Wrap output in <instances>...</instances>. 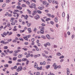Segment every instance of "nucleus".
<instances>
[{
	"label": "nucleus",
	"instance_id": "f257e3e1",
	"mask_svg": "<svg viewBox=\"0 0 75 75\" xmlns=\"http://www.w3.org/2000/svg\"><path fill=\"white\" fill-rule=\"evenodd\" d=\"M40 28V33L41 34H44V27L43 26H41L40 27H39Z\"/></svg>",
	"mask_w": 75,
	"mask_h": 75
},
{
	"label": "nucleus",
	"instance_id": "f03ea898",
	"mask_svg": "<svg viewBox=\"0 0 75 75\" xmlns=\"http://www.w3.org/2000/svg\"><path fill=\"white\" fill-rule=\"evenodd\" d=\"M23 70V67L21 66H19L18 68H17L16 71L17 72H19V71H21Z\"/></svg>",
	"mask_w": 75,
	"mask_h": 75
},
{
	"label": "nucleus",
	"instance_id": "7ed1b4c3",
	"mask_svg": "<svg viewBox=\"0 0 75 75\" xmlns=\"http://www.w3.org/2000/svg\"><path fill=\"white\" fill-rule=\"evenodd\" d=\"M9 33V32L8 31L6 33V32H4L2 34H1V35L2 37H5V36H6L7 34H8ZM5 35V36H4Z\"/></svg>",
	"mask_w": 75,
	"mask_h": 75
},
{
	"label": "nucleus",
	"instance_id": "20e7f679",
	"mask_svg": "<svg viewBox=\"0 0 75 75\" xmlns=\"http://www.w3.org/2000/svg\"><path fill=\"white\" fill-rule=\"evenodd\" d=\"M36 6V5L35 4H32L31 5L29 6V7H30V8H35Z\"/></svg>",
	"mask_w": 75,
	"mask_h": 75
},
{
	"label": "nucleus",
	"instance_id": "39448f33",
	"mask_svg": "<svg viewBox=\"0 0 75 75\" xmlns=\"http://www.w3.org/2000/svg\"><path fill=\"white\" fill-rule=\"evenodd\" d=\"M53 67H54V68L55 69H57V68H58V66L57 65H56V64L54 63L53 64Z\"/></svg>",
	"mask_w": 75,
	"mask_h": 75
},
{
	"label": "nucleus",
	"instance_id": "423d86ee",
	"mask_svg": "<svg viewBox=\"0 0 75 75\" xmlns=\"http://www.w3.org/2000/svg\"><path fill=\"white\" fill-rule=\"evenodd\" d=\"M13 31H17V26H15L14 27V29H13Z\"/></svg>",
	"mask_w": 75,
	"mask_h": 75
},
{
	"label": "nucleus",
	"instance_id": "0eeeda50",
	"mask_svg": "<svg viewBox=\"0 0 75 75\" xmlns=\"http://www.w3.org/2000/svg\"><path fill=\"white\" fill-rule=\"evenodd\" d=\"M42 68V66H40V67H38L37 68V69L38 70H41Z\"/></svg>",
	"mask_w": 75,
	"mask_h": 75
},
{
	"label": "nucleus",
	"instance_id": "6e6552de",
	"mask_svg": "<svg viewBox=\"0 0 75 75\" xmlns=\"http://www.w3.org/2000/svg\"><path fill=\"white\" fill-rule=\"evenodd\" d=\"M17 9H19L20 10H21L22 9V7H20V6H17Z\"/></svg>",
	"mask_w": 75,
	"mask_h": 75
},
{
	"label": "nucleus",
	"instance_id": "1a4fd4ad",
	"mask_svg": "<svg viewBox=\"0 0 75 75\" xmlns=\"http://www.w3.org/2000/svg\"><path fill=\"white\" fill-rule=\"evenodd\" d=\"M15 20V18H14L12 17V18H11V20H10V21L11 22H13L14 21V20Z\"/></svg>",
	"mask_w": 75,
	"mask_h": 75
},
{
	"label": "nucleus",
	"instance_id": "9d476101",
	"mask_svg": "<svg viewBox=\"0 0 75 75\" xmlns=\"http://www.w3.org/2000/svg\"><path fill=\"white\" fill-rule=\"evenodd\" d=\"M67 75H69V69L67 68Z\"/></svg>",
	"mask_w": 75,
	"mask_h": 75
},
{
	"label": "nucleus",
	"instance_id": "9b49d317",
	"mask_svg": "<svg viewBox=\"0 0 75 75\" xmlns=\"http://www.w3.org/2000/svg\"><path fill=\"white\" fill-rule=\"evenodd\" d=\"M54 20H55V21L56 23H58V18H57V17H55L54 18Z\"/></svg>",
	"mask_w": 75,
	"mask_h": 75
},
{
	"label": "nucleus",
	"instance_id": "f8f14e48",
	"mask_svg": "<svg viewBox=\"0 0 75 75\" xmlns=\"http://www.w3.org/2000/svg\"><path fill=\"white\" fill-rule=\"evenodd\" d=\"M36 62H35V65H34V67H35V68H37V67H38V64H37L36 63Z\"/></svg>",
	"mask_w": 75,
	"mask_h": 75
},
{
	"label": "nucleus",
	"instance_id": "ddd939ff",
	"mask_svg": "<svg viewBox=\"0 0 75 75\" xmlns=\"http://www.w3.org/2000/svg\"><path fill=\"white\" fill-rule=\"evenodd\" d=\"M28 31L29 33H31L32 32L31 30V28H29L28 29Z\"/></svg>",
	"mask_w": 75,
	"mask_h": 75
},
{
	"label": "nucleus",
	"instance_id": "4468645a",
	"mask_svg": "<svg viewBox=\"0 0 75 75\" xmlns=\"http://www.w3.org/2000/svg\"><path fill=\"white\" fill-rule=\"evenodd\" d=\"M21 6L23 7H27L26 5L25 4H23L21 5Z\"/></svg>",
	"mask_w": 75,
	"mask_h": 75
},
{
	"label": "nucleus",
	"instance_id": "2eb2a0df",
	"mask_svg": "<svg viewBox=\"0 0 75 75\" xmlns=\"http://www.w3.org/2000/svg\"><path fill=\"white\" fill-rule=\"evenodd\" d=\"M22 61H27V59L26 58H24L22 59Z\"/></svg>",
	"mask_w": 75,
	"mask_h": 75
},
{
	"label": "nucleus",
	"instance_id": "dca6fc26",
	"mask_svg": "<svg viewBox=\"0 0 75 75\" xmlns=\"http://www.w3.org/2000/svg\"><path fill=\"white\" fill-rule=\"evenodd\" d=\"M30 57V53H28L26 56V58H28V57Z\"/></svg>",
	"mask_w": 75,
	"mask_h": 75
},
{
	"label": "nucleus",
	"instance_id": "f3484780",
	"mask_svg": "<svg viewBox=\"0 0 75 75\" xmlns=\"http://www.w3.org/2000/svg\"><path fill=\"white\" fill-rule=\"evenodd\" d=\"M61 53L59 52H58L57 54V56H61Z\"/></svg>",
	"mask_w": 75,
	"mask_h": 75
},
{
	"label": "nucleus",
	"instance_id": "a211bd4d",
	"mask_svg": "<svg viewBox=\"0 0 75 75\" xmlns=\"http://www.w3.org/2000/svg\"><path fill=\"white\" fill-rule=\"evenodd\" d=\"M23 38H24V40H26V41H28V39L25 36V37H23Z\"/></svg>",
	"mask_w": 75,
	"mask_h": 75
},
{
	"label": "nucleus",
	"instance_id": "6ab92c4d",
	"mask_svg": "<svg viewBox=\"0 0 75 75\" xmlns=\"http://www.w3.org/2000/svg\"><path fill=\"white\" fill-rule=\"evenodd\" d=\"M17 58L16 57H14L13 58V61H16V59H17Z\"/></svg>",
	"mask_w": 75,
	"mask_h": 75
},
{
	"label": "nucleus",
	"instance_id": "aec40b11",
	"mask_svg": "<svg viewBox=\"0 0 75 75\" xmlns=\"http://www.w3.org/2000/svg\"><path fill=\"white\" fill-rule=\"evenodd\" d=\"M47 38L49 40H50L51 39V37H50V36L49 35H47Z\"/></svg>",
	"mask_w": 75,
	"mask_h": 75
},
{
	"label": "nucleus",
	"instance_id": "412c9836",
	"mask_svg": "<svg viewBox=\"0 0 75 75\" xmlns=\"http://www.w3.org/2000/svg\"><path fill=\"white\" fill-rule=\"evenodd\" d=\"M14 11L16 12V13H18L20 11L18 10L17 9H15L14 10Z\"/></svg>",
	"mask_w": 75,
	"mask_h": 75
},
{
	"label": "nucleus",
	"instance_id": "4be33fe9",
	"mask_svg": "<svg viewBox=\"0 0 75 75\" xmlns=\"http://www.w3.org/2000/svg\"><path fill=\"white\" fill-rule=\"evenodd\" d=\"M11 24L12 25H14L16 24V23L15 22H12L11 23Z\"/></svg>",
	"mask_w": 75,
	"mask_h": 75
},
{
	"label": "nucleus",
	"instance_id": "5701e85b",
	"mask_svg": "<svg viewBox=\"0 0 75 75\" xmlns=\"http://www.w3.org/2000/svg\"><path fill=\"white\" fill-rule=\"evenodd\" d=\"M27 11H28V13H29V14H30L31 13V12L29 10V9H27Z\"/></svg>",
	"mask_w": 75,
	"mask_h": 75
},
{
	"label": "nucleus",
	"instance_id": "b1692460",
	"mask_svg": "<svg viewBox=\"0 0 75 75\" xmlns=\"http://www.w3.org/2000/svg\"><path fill=\"white\" fill-rule=\"evenodd\" d=\"M37 12L38 13H39V14H41L42 13L41 11L40 10L37 11Z\"/></svg>",
	"mask_w": 75,
	"mask_h": 75
},
{
	"label": "nucleus",
	"instance_id": "393cba45",
	"mask_svg": "<svg viewBox=\"0 0 75 75\" xmlns=\"http://www.w3.org/2000/svg\"><path fill=\"white\" fill-rule=\"evenodd\" d=\"M47 16H48L49 17H51V14L50 13H48L47 14Z\"/></svg>",
	"mask_w": 75,
	"mask_h": 75
},
{
	"label": "nucleus",
	"instance_id": "a878e982",
	"mask_svg": "<svg viewBox=\"0 0 75 75\" xmlns=\"http://www.w3.org/2000/svg\"><path fill=\"white\" fill-rule=\"evenodd\" d=\"M23 57V55L22 54H19L18 56V57L19 58H20L21 57Z\"/></svg>",
	"mask_w": 75,
	"mask_h": 75
},
{
	"label": "nucleus",
	"instance_id": "bb28decb",
	"mask_svg": "<svg viewBox=\"0 0 75 75\" xmlns=\"http://www.w3.org/2000/svg\"><path fill=\"white\" fill-rule=\"evenodd\" d=\"M4 50H6L8 48V47H7V46H4Z\"/></svg>",
	"mask_w": 75,
	"mask_h": 75
},
{
	"label": "nucleus",
	"instance_id": "cd10ccee",
	"mask_svg": "<svg viewBox=\"0 0 75 75\" xmlns=\"http://www.w3.org/2000/svg\"><path fill=\"white\" fill-rule=\"evenodd\" d=\"M29 64V61L28 59L26 60V65H27Z\"/></svg>",
	"mask_w": 75,
	"mask_h": 75
},
{
	"label": "nucleus",
	"instance_id": "c85d7f7f",
	"mask_svg": "<svg viewBox=\"0 0 75 75\" xmlns=\"http://www.w3.org/2000/svg\"><path fill=\"white\" fill-rule=\"evenodd\" d=\"M11 1V0H6V3H9V2H10V1Z\"/></svg>",
	"mask_w": 75,
	"mask_h": 75
},
{
	"label": "nucleus",
	"instance_id": "c756f323",
	"mask_svg": "<svg viewBox=\"0 0 75 75\" xmlns=\"http://www.w3.org/2000/svg\"><path fill=\"white\" fill-rule=\"evenodd\" d=\"M26 3L27 4L29 5L30 4V2H29V1H27L26 2Z\"/></svg>",
	"mask_w": 75,
	"mask_h": 75
},
{
	"label": "nucleus",
	"instance_id": "7c9ffc66",
	"mask_svg": "<svg viewBox=\"0 0 75 75\" xmlns=\"http://www.w3.org/2000/svg\"><path fill=\"white\" fill-rule=\"evenodd\" d=\"M62 16L63 17H65V13H64V12H63L62 13Z\"/></svg>",
	"mask_w": 75,
	"mask_h": 75
},
{
	"label": "nucleus",
	"instance_id": "2f4dec72",
	"mask_svg": "<svg viewBox=\"0 0 75 75\" xmlns=\"http://www.w3.org/2000/svg\"><path fill=\"white\" fill-rule=\"evenodd\" d=\"M46 3H47L46 1H44L43 2V4L44 5H45V4H46Z\"/></svg>",
	"mask_w": 75,
	"mask_h": 75
},
{
	"label": "nucleus",
	"instance_id": "473e14b6",
	"mask_svg": "<svg viewBox=\"0 0 75 75\" xmlns=\"http://www.w3.org/2000/svg\"><path fill=\"white\" fill-rule=\"evenodd\" d=\"M8 43L9 42H5L4 41L3 44H8Z\"/></svg>",
	"mask_w": 75,
	"mask_h": 75
},
{
	"label": "nucleus",
	"instance_id": "72a5a7b5",
	"mask_svg": "<svg viewBox=\"0 0 75 75\" xmlns=\"http://www.w3.org/2000/svg\"><path fill=\"white\" fill-rule=\"evenodd\" d=\"M19 40H20V41H24V39H23V38H19Z\"/></svg>",
	"mask_w": 75,
	"mask_h": 75
},
{
	"label": "nucleus",
	"instance_id": "f704fd0d",
	"mask_svg": "<svg viewBox=\"0 0 75 75\" xmlns=\"http://www.w3.org/2000/svg\"><path fill=\"white\" fill-rule=\"evenodd\" d=\"M50 24H52V25H54V22L52 21H50Z\"/></svg>",
	"mask_w": 75,
	"mask_h": 75
},
{
	"label": "nucleus",
	"instance_id": "c9c22d12",
	"mask_svg": "<svg viewBox=\"0 0 75 75\" xmlns=\"http://www.w3.org/2000/svg\"><path fill=\"white\" fill-rule=\"evenodd\" d=\"M38 9L39 10H42V8L41 7H38Z\"/></svg>",
	"mask_w": 75,
	"mask_h": 75
},
{
	"label": "nucleus",
	"instance_id": "e433bc0d",
	"mask_svg": "<svg viewBox=\"0 0 75 75\" xmlns=\"http://www.w3.org/2000/svg\"><path fill=\"white\" fill-rule=\"evenodd\" d=\"M13 34V33L11 32H10L8 34V35H11V34Z\"/></svg>",
	"mask_w": 75,
	"mask_h": 75
},
{
	"label": "nucleus",
	"instance_id": "4c0bfd02",
	"mask_svg": "<svg viewBox=\"0 0 75 75\" xmlns=\"http://www.w3.org/2000/svg\"><path fill=\"white\" fill-rule=\"evenodd\" d=\"M52 2L53 3V4H55V0H51Z\"/></svg>",
	"mask_w": 75,
	"mask_h": 75
},
{
	"label": "nucleus",
	"instance_id": "58836bf2",
	"mask_svg": "<svg viewBox=\"0 0 75 75\" xmlns=\"http://www.w3.org/2000/svg\"><path fill=\"white\" fill-rule=\"evenodd\" d=\"M31 24L30 23H28L27 24V25L28 26V27H30V25H31Z\"/></svg>",
	"mask_w": 75,
	"mask_h": 75
},
{
	"label": "nucleus",
	"instance_id": "ea45409f",
	"mask_svg": "<svg viewBox=\"0 0 75 75\" xmlns=\"http://www.w3.org/2000/svg\"><path fill=\"white\" fill-rule=\"evenodd\" d=\"M40 72H36V75H40Z\"/></svg>",
	"mask_w": 75,
	"mask_h": 75
},
{
	"label": "nucleus",
	"instance_id": "a19ab883",
	"mask_svg": "<svg viewBox=\"0 0 75 75\" xmlns=\"http://www.w3.org/2000/svg\"><path fill=\"white\" fill-rule=\"evenodd\" d=\"M42 38H43V39H44V40H45V39H46V37H45L44 36H42Z\"/></svg>",
	"mask_w": 75,
	"mask_h": 75
},
{
	"label": "nucleus",
	"instance_id": "79ce46f5",
	"mask_svg": "<svg viewBox=\"0 0 75 75\" xmlns=\"http://www.w3.org/2000/svg\"><path fill=\"white\" fill-rule=\"evenodd\" d=\"M44 19H46V21H47V17L45 16L43 18Z\"/></svg>",
	"mask_w": 75,
	"mask_h": 75
},
{
	"label": "nucleus",
	"instance_id": "37998d69",
	"mask_svg": "<svg viewBox=\"0 0 75 75\" xmlns=\"http://www.w3.org/2000/svg\"><path fill=\"white\" fill-rule=\"evenodd\" d=\"M35 41V39L34 38H33L31 39V41L32 42H34Z\"/></svg>",
	"mask_w": 75,
	"mask_h": 75
},
{
	"label": "nucleus",
	"instance_id": "c03bdc74",
	"mask_svg": "<svg viewBox=\"0 0 75 75\" xmlns=\"http://www.w3.org/2000/svg\"><path fill=\"white\" fill-rule=\"evenodd\" d=\"M7 26L8 27H10V23H8L7 24Z\"/></svg>",
	"mask_w": 75,
	"mask_h": 75
},
{
	"label": "nucleus",
	"instance_id": "a18cd8bd",
	"mask_svg": "<svg viewBox=\"0 0 75 75\" xmlns=\"http://www.w3.org/2000/svg\"><path fill=\"white\" fill-rule=\"evenodd\" d=\"M4 67H8V64H5L4 65Z\"/></svg>",
	"mask_w": 75,
	"mask_h": 75
},
{
	"label": "nucleus",
	"instance_id": "49530a36",
	"mask_svg": "<svg viewBox=\"0 0 75 75\" xmlns=\"http://www.w3.org/2000/svg\"><path fill=\"white\" fill-rule=\"evenodd\" d=\"M64 58V57L63 56H62L59 57V58L60 59H62V58Z\"/></svg>",
	"mask_w": 75,
	"mask_h": 75
},
{
	"label": "nucleus",
	"instance_id": "de8ad7c7",
	"mask_svg": "<svg viewBox=\"0 0 75 75\" xmlns=\"http://www.w3.org/2000/svg\"><path fill=\"white\" fill-rule=\"evenodd\" d=\"M8 12H6V14H5V16H8Z\"/></svg>",
	"mask_w": 75,
	"mask_h": 75
},
{
	"label": "nucleus",
	"instance_id": "09e8293b",
	"mask_svg": "<svg viewBox=\"0 0 75 75\" xmlns=\"http://www.w3.org/2000/svg\"><path fill=\"white\" fill-rule=\"evenodd\" d=\"M12 8H15V7H16V5H13L12 6Z\"/></svg>",
	"mask_w": 75,
	"mask_h": 75
},
{
	"label": "nucleus",
	"instance_id": "8fccbe9b",
	"mask_svg": "<svg viewBox=\"0 0 75 75\" xmlns=\"http://www.w3.org/2000/svg\"><path fill=\"white\" fill-rule=\"evenodd\" d=\"M8 42H10V41H12V39H9L7 40Z\"/></svg>",
	"mask_w": 75,
	"mask_h": 75
},
{
	"label": "nucleus",
	"instance_id": "3c124183",
	"mask_svg": "<svg viewBox=\"0 0 75 75\" xmlns=\"http://www.w3.org/2000/svg\"><path fill=\"white\" fill-rule=\"evenodd\" d=\"M44 46L45 47H47V43H46L45 44Z\"/></svg>",
	"mask_w": 75,
	"mask_h": 75
},
{
	"label": "nucleus",
	"instance_id": "603ef678",
	"mask_svg": "<svg viewBox=\"0 0 75 75\" xmlns=\"http://www.w3.org/2000/svg\"><path fill=\"white\" fill-rule=\"evenodd\" d=\"M56 4H58V1H55V3Z\"/></svg>",
	"mask_w": 75,
	"mask_h": 75
},
{
	"label": "nucleus",
	"instance_id": "864d4df0",
	"mask_svg": "<svg viewBox=\"0 0 75 75\" xmlns=\"http://www.w3.org/2000/svg\"><path fill=\"white\" fill-rule=\"evenodd\" d=\"M17 67V66H16L13 67V69H16Z\"/></svg>",
	"mask_w": 75,
	"mask_h": 75
},
{
	"label": "nucleus",
	"instance_id": "5fc2aeb1",
	"mask_svg": "<svg viewBox=\"0 0 75 75\" xmlns=\"http://www.w3.org/2000/svg\"><path fill=\"white\" fill-rule=\"evenodd\" d=\"M4 40H2L0 42L1 43V44H4Z\"/></svg>",
	"mask_w": 75,
	"mask_h": 75
},
{
	"label": "nucleus",
	"instance_id": "6e6d98bb",
	"mask_svg": "<svg viewBox=\"0 0 75 75\" xmlns=\"http://www.w3.org/2000/svg\"><path fill=\"white\" fill-rule=\"evenodd\" d=\"M8 11H9V12H10V13H11V14H12V13H13V11H11L10 10H9Z\"/></svg>",
	"mask_w": 75,
	"mask_h": 75
},
{
	"label": "nucleus",
	"instance_id": "4d7b16f0",
	"mask_svg": "<svg viewBox=\"0 0 75 75\" xmlns=\"http://www.w3.org/2000/svg\"><path fill=\"white\" fill-rule=\"evenodd\" d=\"M8 63L9 64H11L12 63V61H9L8 62Z\"/></svg>",
	"mask_w": 75,
	"mask_h": 75
},
{
	"label": "nucleus",
	"instance_id": "13d9d810",
	"mask_svg": "<svg viewBox=\"0 0 75 75\" xmlns=\"http://www.w3.org/2000/svg\"><path fill=\"white\" fill-rule=\"evenodd\" d=\"M31 44L32 45H34L35 44L34 42H32L31 43Z\"/></svg>",
	"mask_w": 75,
	"mask_h": 75
},
{
	"label": "nucleus",
	"instance_id": "bf43d9fd",
	"mask_svg": "<svg viewBox=\"0 0 75 75\" xmlns=\"http://www.w3.org/2000/svg\"><path fill=\"white\" fill-rule=\"evenodd\" d=\"M67 34L69 35H70V34H71V33H70V32H67Z\"/></svg>",
	"mask_w": 75,
	"mask_h": 75
},
{
	"label": "nucleus",
	"instance_id": "052dcab7",
	"mask_svg": "<svg viewBox=\"0 0 75 75\" xmlns=\"http://www.w3.org/2000/svg\"><path fill=\"white\" fill-rule=\"evenodd\" d=\"M25 45H28V42H25L24 43Z\"/></svg>",
	"mask_w": 75,
	"mask_h": 75
},
{
	"label": "nucleus",
	"instance_id": "680f3d73",
	"mask_svg": "<svg viewBox=\"0 0 75 75\" xmlns=\"http://www.w3.org/2000/svg\"><path fill=\"white\" fill-rule=\"evenodd\" d=\"M15 41H16L17 42V41H18V38H15Z\"/></svg>",
	"mask_w": 75,
	"mask_h": 75
},
{
	"label": "nucleus",
	"instance_id": "e2e57ef3",
	"mask_svg": "<svg viewBox=\"0 0 75 75\" xmlns=\"http://www.w3.org/2000/svg\"><path fill=\"white\" fill-rule=\"evenodd\" d=\"M36 50L37 51H39V49L38 48V47H37V48L36 49Z\"/></svg>",
	"mask_w": 75,
	"mask_h": 75
},
{
	"label": "nucleus",
	"instance_id": "0e129e2a",
	"mask_svg": "<svg viewBox=\"0 0 75 75\" xmlns=\"http://www.w3.org/2000/svg\"><path fill=\"white\" fill-rule=\"evenodd\" d=\"M36 16H37V18H38H38H40V16H39L38 15H36Z\"/></svg>",
	"mask_w": 75,
	"mask_h": 75
},
{
	"label": "nucleus",
	"instance_id": "69168bd1",
	"mask_svg": "<svg viewBox=\"0 0 75 75\" xmlns=\"http://www.w3.org/2000/svg\"><path fill=\"white\" fill-rule=\"evenodd\" d=\"M6 6V4H4L2 6V7H4Z\"/></svg>",
	"mask_w": 75,
	"mask_h": 75
},
{
	"label": "nucleus",
	"instance_id": "338daca9",
	"mask_svg": "<svg viewBox=\"0 0 75 75\" xmlns=\"http://www.w3.org/2000/svg\"><path fill=\"white\" fill-rule=\"evenodd\" d=\"M13 56H17V54L16 53H14L13 54Z\"/></svg>",
	"mask_w": 75,
	"mask_h": 75
},
{
	"label": "nucleus",
	"instance_id": "774afa93",
	"mask_svg": "<svg viewBox=\"0 0 75 75\" xmlns=\"http://www.w3.org/2000/svg\"><path fill=\"white\" fill-rule=\"evenodd\" d=\"M22 50H24V51H27V48L24 49V48H23Z\"/></svg>",
	"mask_w": 75,
	"mask_h": 75
}]
</instances>
